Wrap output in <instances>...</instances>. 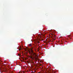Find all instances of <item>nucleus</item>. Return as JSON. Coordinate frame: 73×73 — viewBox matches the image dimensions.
Masks as SVG:
<instances>
[{
    "label": "nucleus",
    "mask_w": 73,
    "mask_h": 73,
    "mask_svg": "<svg viewBox=\"0 0 73 73\" xmlns=\"http://www.w3.org/2000/svg\"><path fill=\"white\" fill-rule=\"evenodd\" d=\"M31 51L33 50L32 49V48H31Z\"/></svg>",
    "instance_id": "39448f33"
},
{
    "label": "nucleus",
    "mask_w": 73,
    "mask_h": 73,
    "mask_svg": "<svg viewBox=\"0 0 73 73\" xmlns=\"http://www.w3.org/2000/svg\"><path fill=\"white\" fill-rule=\"evenodd\" d=\"M31 56H30V57L31 58H32V59H34V58L36 57V54L34 53L33 52V50H32L31 51Z\"/></svg>",
    "instance_id": "f257e3e1"
},
{
    "label": "nucleus",
    "mask_w": 73,
    "mask_h": 73,
    "mask_svg": "<svg viewBox=\"0 0 73 73\" xmlns=\"http://www.w3.org/2000/svg\"><path fill=\"white\" fill-rule=\"evenodd\" d=\"M38 43H40V42H38Z\"/></svg>",
    "instance_id": "0eeeda50"
},
{
    "label": "nucleus",
    "mask_w": 73,
    "mask_h": 73,
    "mask_svg": "<svg viewBox=\"0 0 73 73\" xmlns=\"http://www.w3.org/2000/svg\"><path fill=\"white\" fill-rule=\"evenodd\" d=\"M35 59L36 60H38V58H35Z\"/></svg>",
    "instance_id": "423d86ee"
},
{
    "label": "nucleus",
    "mask_w": 73,
    "mask_h": 73,
    "mask_svg": "<svg viewBox=\"0 0 73 73\" xmlns=\"http://www.w3.org/2000/svg\"><path fill=\"white\" fill-rule=\"evenodd\" d=\"M29 53L30 54V55H31L30 56H31V54H32V52H30V51H29Z\"/></svg>",
    "instance_id": "f03ea898"
},
{
    "label": "nucleus",
    "mask_w": 73,
    "mask_h": 73,
    "mask_svg": "<svg viewBox=\"0 0 73 73\" xmlns=\"http://www.w3.org/2000/svg\"><path fill=\"white\" fill-rule=\"evenodd\" d=\"M29 46H32V45H31V44H30L29 45Z\"/></svg>",
    "instance_id": "20e7f679"
},
{
    "label": "nucleus",
    "mask_w": 73,
    "mask_h": 73,
    "mask_svg": "<svg viewBox=\"0 0 73 73\" xmlns=\"http://www.w3.org/2000/svg\"><path fill=\"white\" fill-rule=\"evenodd\" d=\"M50 42V41H48V42Z\"/></svg>",
    "instance_id": "6e6552de"
},
{
    "label": "nucleus",
    "mask_w": 73,
    "mask_h": 73,
    "mask_svg": "<svg viewBox=\"0 0 73 73\" xmlns=\"http://www.w3.org/2000/svg\"><path fill=\"white\" fill-rule=\"evenodd\" d=\"M54 39L55 40V39H56V37H55V36H54Z\"/></svg>",
    "instance_id": "7ed1b4c3"
}]
</instances>
